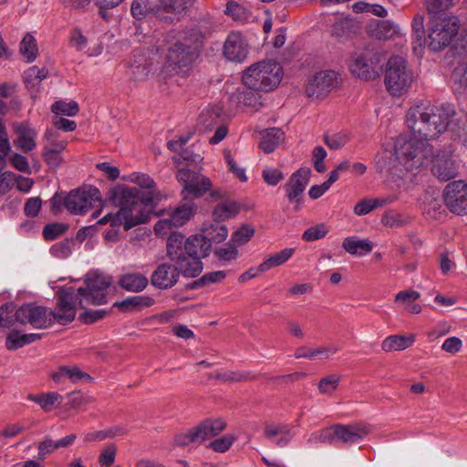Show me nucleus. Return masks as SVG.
Wrapping results in <instances>:
<instances>
[{
  "mask_svg": "<svg viewBox=\"0 0 467 467\" xmlns=\"http://www.w3.org/2000/svg\"><path fill=\"white\" fill-rule=\"evenodd\" d=\"M127 181L145 190L141 194L136 188L119 185L112 190V200L119 207L115 213H108L99 223L106 224L110 222L113 225L124 224L129 230L148 220L146 206L154 207L161 200L162 194L156 189L155 182L148 174L133 172Z\"/></svg>",
  "mask_w": 467,
  "mask_h": 467,
  "instance_id": "1",
  "label": "nucleus"
},
{
  "mask_svg": "<svg viewBox=\"0 0 467 467\" xmlns=\"http://www.w3.org/2000/svg\"><path fill=\"white\" fill-rule=\"evenodd\" d=\"M86 287L75 289L65 286L59 289V308L57 317L59 324L72 322L78 307L85 308L87 305H103L107 302L108 289L111 278L98 272H89L85 278Z\"/></svg>",
  "mask_w": 467,
  "mask_h": 467,
  "instance_id": "2",
  "label": "nucleus"
},
{
  "mask_svg": "<svg viewBox=\"0 0 467 467\" xmlns=\"http://www.w3.org/2000/svg\"><path fill=\"white\" fill-rule=\"evenodd\" d=\"M167 256L179 265L185 277H195L202 271L201 257L206 256L210 242L203 234H194L185 239L179 232L170 234L167 240Z\"/></svg>",
  "mask_w": 467,
  "mask_h": 467,
  "instance_id": "3",
  "label": "nucleus"
},
{
  "mask_svg": "<svg viewBox=\"0 0 467 467\" xmlns=\"http://www.w3.org/2000/svg\"><path fill=\"white\" fill-rule=\"evenodd\" d=\"M455 115V108L450 103L435 107L430 102H420L408 110L406 124L411 132L427 141L443 133L448 129L449 119Z\"/></svg>",
  "mask_w": 467,
  "mask_h": 467,
  "instance_id": "4",
  "label": "nucleus"
},
{
  "mask_svg": "<svg viewBox=\"0 0 467 467\" xmlns=\"http://www.w3.org/2000/svg\"><path fill=\"white\" fill-rule=\"evenodd\" d=\"M425 5L430 17L424 44L439 51L449 46L458 34L459 20L443 13L451 6V0H426Z\"/></svg>",
  "mask_w": 467,
  "mask_h": 467,
  "instance_id": "5",
  "label": "nucleus"
},
{
  "mask_svg": "<svg viewBox=\"0 0 467 467\" xmlns=\"http://www.w3.org/2000/svg\"><path fill=\"white\" fill-rule=\"evenodd\" d=\"M432 154V148L429 143L413 132L410 135L400 136L395 142L396 159L407 171L421 168Z\"/></svg>",
  "mask_w": 467,
  "mask_h": 467,
  "instance_id": "6",
  "label": "nucleus"
},
{
  "mask_svg": "<svg viewBox=\"0 0 467 467\" xmlns=\"http://www.w3.org/2000/svg\"><path fill=\"white\" fill-rule=\"evenodd\" d=\"M283 78V69L279 63L272 60L260 61L251 65L243 74V83L249 89L271 91L275 88Z\"/></svg>",
  "mask_w": 467,
  "mask_h": 467,
  "instance_id": "7",
  "label": "nucleus"
},
{
  "mask_svg": "<svg viewBox=\"0 0 467 467\" xmlns=\"http://www.w3.org/2000/svg\"><path fill=\"white\" fill-rule=\"evenodd\" d=\"M414 82L413 72L407 60L400 56L391 57L387 64L384 84L391 97L400 98L407 94Z\"/></svg>",
  "mask_w": 467,
  "mask_h": 467,
  "instance_id": "8",
  "label": "nucleus"
},
{
  "mask_svg": "<svg viewBox=\"0 0 467 467\" xmlns=\"http://www.w3.org/2000/svg\"><path fill=\"white\" fill-rule=\"evenodd\" d=\"M166 60L171 66L188 67L197 56V47L183 33H170L164 39Z\"/></svg>",
  "mask_w": 467,
  "mask_h": 467,
  "instance_id": "9",
  "label": "nucleus"
},
{
  "mask_svg": "<svg viewBox=\"0 0 467 467\" xmlns=\"http://www.w3.org/2000/svg\"><path fill=\"white\" fill-rule=\"evenodd\" d=\"M57 297H59V291L57 292ZM58 308L59 298H57V304L54 311L34 304H26L16 311V318L17 322L30 324L35 328H46L51 326L54 321L59 323L56 316Z\"/></svg>",
  "mask_w": 467,
  "mask_h": 467,
  "instance_id": "10",
  "label": "nucleus"
},
{
  "mask_svg": "<svg viewBox=\"0 0 467 467\" xmlns=\"http://www.w3.org/2000/svg\"><path fill=\"white\" fill-rule=\"evenodd\" d=\"M380 56L379 53L365 49L351 56L349 70L356 78L363 80H373L379 77V65Z\"/></svg>",
  "mask_w": 467,
  "mask_h": 467,
  "instance_id": "11",
  "label": "nucleus"
},
{
  "mask_svg": "<svg viewBox=\"0 0 467 467\" xmlns=\"http://www.w3.org/2000/svg\"><path fill=\"white\" fill-rule=\"evenodd\" d=\"M176 177L182 184V195L184 200L200 198L211 188L209 178L188 169L179 170Z\"/></svg>",
  "mask_w": 467,
  "mask_h": 467,
  "instance_id": "12",
  "label": "nucleus"
},
{
  "mask_svg": "<svg viewBox=\"0 0 467 467\" xmlns=\"http://www.w3.org/2000/svg\"><path fill=\"white\" fill-rule=\"evenodd\" d=\"M226 423L220 420H206L192 428L185 434L176 437V443L181 446L191 443H202L204 441L218 435L225 428Z\"/></svg>",
  "mask_w": 467,
  "mask_h": 467,
  "instance_id": "13",
  "label": "nucleus"
},
{
  "mask_svg": "<svg viewBox=\"0 0 467 467\" xmlns=\"http://www.w3.org/2000/svg\"><path fill=\"white\" fill-rule=\"evenodd\" d=\"M327 23L330 36L339 43L352 39L360 30L358 22L348 16L334 15Z\"/></svg>",
  "mask_w": 467,
  "mask_h": 467,
  "instance_id": "14",
  "label": "nucleus"
},
{
  "mask_svg": "<svg viewBox=\"0 0 467 467\" xmlns=\"http://www.w3.org/2000/svg\"><path fill=\"white\" fill-rule=\"evenodd\" d=\"M100 202L99 192L98 189H89L88 191L76 190L65 197V207L68 212L74 214L86 213L94 202Z\"/></svg>",
  "mask_w": 467,
  "mask_h": 467,
  "instance_id": "15",
  "label": "nucleus"
},
{
  "mask_svg": "<svg viewBox=\"0 0 467 467\" xmlns=\"http://www.w3.org/2000/svg\"><path fill=\"white\" fill-rule=\"evenodd\" d=\"M444 202L452 213L467 214V183L462 181L449 183L444 190Z\"/></svg>",
  "mask_w": 467,
  "mask_h": 467,
  "instance_id": "16",
  "label": "nucleus"
},
{
  "mask_svg": "<svg viewBox=\"0 0 467 467\" xmlns=\"http://www.w3.org/2000/svg\"><path fill=\"white\" fill-rule=\"evenodd\" d=\"M337 85V74L332 70L317 73L307 83L306 95L309 98L319 99L329 93Z\"/></svg>",
  "mask_w": 467,
  "mask_h": 467,
  "instance_id": "17",
  "label": "nucleus"
},
{
  "mask_svg": "<svg viewBox=\"0 0 467 467\" xmlns=\"http://www.w3.org/2000/svg\"><path fill=\"white\" fill-rule=\"evenodd\" d=\"M248 50V44L242 34L233 32L228 35L223 45V55L228 60L243 62L247 57Z\"/></svg>",
  "mask_w": 467,
  "mask_h": 467,
  "instance_id": "18",
  "label": "nucleus"
},
{
  "mask_svg": "<svg viewBox=\"0 0 467 467\" xmlns=\"http://www.w3.org/2000/svg\"><path fill=\"white\" fill-rule=\"evenodd\" d=\"M181 274L182 275L177 264L174 265L163 263L152 273L151 284L160 289L171 288L178 282Z\"/></svg>",
  "mask_w": 467,
  "mask_h": 467,
  "instance_id": "19",
  "label": "nucleus"
},
{
  "mask_svg": "<svg viewBox=\"0 0 467 467\" xmlns=\"http://www.w3.org/2000/svg\"><path fill=\"white\" fill-rule=\"evenodd\" d=\"M67 141L57 140L51 132L46 134V143L42 157L46 163L52 168H57L64 161L62 152L67 148Z\"/></svg>",
  "mask_w": 467,
  "mask_h": 467,
  "instance_id": "20",
  "label": "nucleus"
},
{
  "mask_svg": "<svg viewBox=\"0 0 467 467\" xmlns=\"http://www.w3.org/2000/svg\"><path fill=\"white\" fill-rule=\"evenodd\" d=\"M333 441L338 440L345 443H354L362 440L368 432L369 427L365 424L335 425L332 427Z\"/></svg>",
  "mask_w": 467,
  "mask_h": 467,
  "instance_id": "21",
  "label": "nucleus"
},
{
  "mask_svg": "<svg viewBox=\"0 0 467 467\" xmlns=\"http://www.w3.org/2000/svg\"><path fill=\"white\" fill-rule=\"evenodd\" d=\"M307 171L298 170L294 172L288 182L284 185L286 196L290 202L296 203V209L300 206V196L307 184Z\"/></svg>",
  "mask_w": 467,
  "mask_h": 467,
  "instance_id": "22",
  "label": "nucleus"
},
{
  "mask_svg": "<svg viewBox=\"0 0 467 467\" xmlns=\"http://www.w3.org/2000/svg\"><path fill=\"white\" fill-rule=\"evenodd\" d=\"M367 31L376 39H391L401 35L400 26L390 20H374L368 26Z\"/></svg>",
  "mask_w": 467,
  "mask_h": 467,
  "instance_id": "23",
  "label": "nucleus"
},
{
  "mask_svg": "<svg viewBox=\"0 0 467 467\" xmlns=\"http://www.w3.org/2000/svg\"><path fill=\"white\" fill-rule=\"evenodd\" d=\"M460 162L451 158L442 159L438 157L433 167L432 172L441 181H449L456 177Z\"/></svg>",
  "mask_w": 467,
  "mask_h": 467,
  "instance_id": "24",
  "label": "nucleus"
},
{
  "mask_svg": "<svg viewBox=\"0 0 467 467\" xmlns=\"http://www.w3.org/2000/svg\"><path fill=\"white\" fill-rule=\"evenodd\" d=\"M265 435L279 447H285L293 439L294 435L287 425L267 424Z\"/></svg>",
  "mask_w": 467,
  "mask_h": 467,
  "instance_id": "25",
  "label": "nucleus"
},
{
  "mask_svg": "<svg viewBox=\"0 0 467 467\" xmlns=\"http://www.w3.org/2000/svg\"><path fill=\"white\" fill-rule=\"evenodd\" d=\"M395 196H386L380 198H365L360 200L353 209V212L358 216H362L369 213L375 209L383 207L385 205L394 202Z\"/></svg>",
  "mask_w": 467,
  "mask_h": 467,
  "instance_id": "26",
  "label": "nucleus"
},
{
  "mask_svg": "<svg viewBox=\"0 0 467 467\" xmlns=\"http://www.w3.org/2000/svg\"><path fill=\"white\" fill-rule=\"evenodd\" d=\"M17 138L14 140V145L24 152L33 150L36 146V132L27 125L21 124L16 129Z\"/></svg>",
  "mask_w": 467,
  "mask_h": 467,
  "instance_id": "27",
  "label": "nucleus"
},
{
  "mask_svg": "<svg viewBox=\"0 0 467 467\" xmlns=\"http://www.w3.org/2000/svg\"><path fill=\"white\" fill-rule=\"evenodd\" d=\"M342 247L348 254L356 256L366 255L373 249L372 243L368 239H359L357 236L345 238L342 242Z\"/></svg>",
  "mask_w": 467,
  "mask_h": 467,
  "instance_id": "28",
  "label": "nucleus"
},
{
  "mask_svg": "<svg viewBox=\"0 0 467 467\" xmlns=\"http://www.w3.org/2000/svg\"><path fill=\"white\" fill-rule=\"evenodd\" d=\"M285 140V133L276 128L269 129L262 132L259 148L265 153L273 152Z\"/></svg>",
  "mask_w": 467,
  "mask_h": 467,
  "instance_id": "29",
  "label": "nucleus"
},
{
  "mask_svg": "<svg viewBox=\"0 0 467 467\" xmlns=\"http://www.w3.org/2000/svg\"><path fill=\"white\" fill-rule=\"evenodd\" d=\"M451 121V132L452 140L462 147H467V113L460 112Z\"/></svg>",
  "mask_w": 467,
  "mask_h": 467,
  "instance_id": "30",
  "label": "nucleus"
},
{
  "mask_svg": "<svg viewBox=\"0 0 467 467\" xmlns=\"http://www.w3.org/2000/svg\"><path fill=\"white\" fill-rule=\"evenodd\" d=\"M119 285L127 291L138 293L146 288L148 278L140 273H128L119 278Z\"/></svg>",
  "mask_w": 467,
  "mask_h": 467,
  "instance_id": "31",
  "label": "nucleus"
},
{
  "mask_svg": "<svg viewBox=\"0 0 467 467\" xmlns=\"http://www.w3.org/2000/svg\"><path fill=\"white\" fill-rule=\"evenodd\" d=\"M415 341L413 335H393L387 337L381 343V348L385 352L401 351L410 348Z\"/></svg>",
  "mask_w": 467,
  "mask_h": 467,
  "instance_id": "32",
  "label": "nucleus"
},
{
  "mask_svg": "<svg viewBox=\"0 0 467 467\" xmlns=\"http://www.w3.org/2000/svg\"><path fill=\"white\" fill-rule=\"evenodd\" d=\"M47 77V71L45 68H39L36 66L30 67L25 71V83L32 95L37 94L40 91L41 82Z\"/></svg>",
  "mask_w": 467,
  "mask_h": 467,
  "instance_id": "33",
  "label": "nucleus"
},
{
  "mask_svg": "<svg viewBox=\"0 0 467 467\" xmlns=\"http://www.w3.org/2000/svg\"><path fill=\"white\" fill-rule=\"evenodd\" d=\"M338 351V348L335 345H327L321 346L317 348H299L295 353L296 358H306L309 359H313L316 358H319L320 359L329 358L331 356L336 354Z\"/></svg>",
  "mask_w": 467,
  "mask_h": 467,
  "instance_id": "34",
  "label": "nucleus"
},
{
  "mask_svg": "<svg viewBox=\"0 0 467 467\" xmlns=\"http://www.w3.org/2000/svg\"><path fill=\"white\" fill-rule=\"evenodd\" d=\"M420 297V294L415 290H403L399 292L395 296V301L401 303L404 309L410 314H420L422 307L415 301Z\"/></svg>",
  "mask_w": 467,
  "mask_h": 467,
  "instance_id": "35",
  "label": "nucleus"
},
{
  "mask_svg": "<svg viewBox=\"0 0 467 467\" xmlns=\"http://www.w3.org/2000/svg\"><path fill=\"white\" fill-rule=\"evenodd\" d=\"M196 205L192 202H186L175 208L170 214L171 223L175 227L184 225L194 214Z\"/></svg>",
  "mask_w": 467,
  "mask_h": 467,
  "instance_id": "36",
  "label": "nucleus"
},
{
  "mask_svg": "<svg viewBox=\"0 0 467 467\" xmlns=\"http://www.w3.org/2000/svg\"><path fill=\"white\" fill-rule=\"evenodd\" d=\"M295 254V248H285L280 252H277L258 265V270L261 272H267L274 267L286 263Z\"/></svg>",
  "mask_w": 467,
  "mask_h": 467,
  "instance_id": "37",
  "label": "nucleus"
},
{
  "mask_svg": "<svg viewBox=\"0 0 467 467\" xmlns=\"http://www.w3.org/2000/svg\"><path fill=\"white\" fill-rule=\"evenodd\" d=\"M154 300L151 297L136 296L123 301L116 302L113 306L123 310H140L152 306Z\"/></svg>",
  "mask_w": 467,
  "mask_h": 467,
  "instance_id": "38",
  "label": "nucleus"
},
{
  "mask_svg": "<svg viewBox=\"0 0 467 467\" xmlns=\"http://www.w3.org/2000/svg\"><path fill=\"white\" fill-rule=\"evenodd\" d=\"M202 234L206 240H209L210 246L212 247L213 243H221L228 236L227 228L221 224L219 222L204 225L202 228Z\"/></svg>",
  "mask_w": 467,
  "mask_h": 467,
  "instance_id": "39",
  "label": "nucleus"
},
{
  "mask_svg": "<svg viewBox=\"0 0 467 467\" xmlns=\"http://www.w3.org/2000/svg\"><path fill=\"white\" fill-rule=\"evenodd\" d=\"M238 212L239 206L235 202L224 201L214 207L213 216L216 221H224L234 217Z\"/></svg>",
  "mask_w": 467,
  "mask_h": 467,
  "instance_id": "40",
  "label": "nucleus"
},
{
  "mask_svg": "<svg viewBox=\"0 0 467 467\" xmlns=\"http://www.w3.org/2000/svg\"><path fill=\"white\" fill-rule=\"evenodd\" d=\"M380 222L387 227L399 228L406 225L409 218L397 211L388 210L382 213Z\"/></svg>",
  "mask_w": 467,
  "mask_h": 467,
  "instance_id": "41",
  "label": "nucleus"
},
{
  "mask_svg": "<svg viewBox=\"0 0 467 467\" xmlns=\"http://www.w3.org/2000/svg\"><path fill=\"white\" fill-rule=\"evenodd\" d=\"M220 122L217 110L207 109L202 111L198 119V127L203 130H212Z\"/></svg>",
  "mask_w": 467,
  "mask_h": 467,
  "instance_id": "42",
  "label": "nucleus"
},
{
  "mask_svg": "<svg viewBox=\"0 0 467 467\" xmlns=\"http://www.w3.org/2000/svg\"><path fill=\"white\" fill-rule=\"evenodd\" d=\"M78 104L76 101L67 102L58 100L56 101L51 107V111L55 116L64 115L67 117H73L78 114Z\"/></svg>",
  "mask_w": 467,
  "mask_h": 467,
  "instance_id": "43",
  "label": "nucleus"
},
{
  "mask_svg": "<svg viewBox=\"0 0 467 467\" xmlns=\"http://www.w3.org/2000/svg\"><path fill=\"white\" fill-rule=\"evenodd\" d=\"M185 9V4L183 0H161V9L158 11V16L161 18H169L171 20L173 19L171 16H163L161 12L163 11L167 14H171L174 16L182 14Z\"/></svg>",
  "mask_w": 467,
  "mask_h": 467,
  "instance_id": "44",
  "label": "nucleus"
},
{
  "mask_svg": "<svg viewBox=\"0 0 467 467\" xmlns=\"http://www.w3.org/2000/svg\"><path fill=\"white\" fill-rule=\"evenodd\" d=\"M349 140V133L345 130L327 134L324 136V141L331 150H338L344 147Z\"/></svg>",
  "mask_w": 467,
  "mask_h": 467,
  "instance_id": "45",
  "label": "nucleus"
},
{
  "mask_svg": "<svg viewBox=\"0 0 467 467\" xmlns=\"http://www.w3.org/2000/svg\"><path fill=\"white\" fill-rule=\"evenodd\" d=\"M20 52L28 62L36 58L37 47L36 39L31 35H26L20 43Z\"/></svg>",
  "mask_w": 467,
  "mask_h": 467,
  "instance_id": "46",
  "label": "nucleus"
},
{
  "mask_svg": "<svg viewBox=\"0 0 467 467\" xmlns=\"http://www.w3.org/2000/svg\"><path fill=\"white\" fill-rule=\"evenodd\" d=\"M226 14L242 23L248 21L251 16L250 11L247 8L234 1L227 4Z\"/></svg>",
  "mask_w": 467,
  "mask_h": 467,
  "instance_id": "47",
  "label": "nucleus"
},
{
  "mask_svg": "<svg viewBox=\"0 0 467 467\" xmlns=\"http://www.w3.org/2000/svg\"><path fill=\"white\" fill-rule=\"evenodd\" d=\"M255 90H238L236 92V98L239 103L243 104L244 107H249L254 109H257L261 105L260 96L258 93L254 92Z\"/></svg>",
  "mask_w": 467,
  "mask_h": 467,
  "instance_id": "48",
  "label": "nucleus"
},
{
  "mask_svg": "<svg viewBox=\"0 0 467 467\" xmlns=\"http://www.w3.org/2000/svg\"><path fill=\"white\" fill-rule=\"evenodd\" d=\"M411 27L414 36V43L418 44L420 47L425 43V28H424V17L420 14L414 16Z\"/></svg>",
  "mask_w": 467,
  "mask_h": 467,
  "instance_id": "49",
  "label": "nucleus"
},
{
  "mask_svg": "<svg viewBox=\"0 0 467 467\" xmlns=\"http://www.w3.org/2000/svg\"><path fill=\"white\" fill-rule=\"evenodd\" d=\"M341 377L337 374H330L322 378L318 383V390L321 394L332 395L337 389Z\"/></svg>",
  "mask_w": 467,
  "mask_h": 467,
  "instance_id": "50",
  "label": "nucleus"
},
{
  "mask_svg": "<svg viewBox=\"0 0 467 467\" xmlns=\"http://www.w3.org/2000/svg\"><path fill=\"white\" fill-rule=\"evenodd\" d=\"M74 245V240L67 239L52 245L50 248V253L57 258L65 259L72 254Z\"/></svg>",
  "mask_w": 467,
  "mask_h": 467,
  "instance_id": "51",
  "label": "nucleus"
},
{
  "mask_svg": "<svg viewBox=\"0 0 467 467\" xmlns=\"http://www.w3.org/2000/svg\"><path fill=\"white\" fill-rule=\"evenodd\" d=\"M16 306L13 303L5 304L0 307V326L10 327L14 325L16 318Z\"/></svg>",
  "mask_w": 467,
  "mask_h": 467,
  "instance_id": "52",
  "label": "nucleus"
},
{
  "mask_svg": "<svg viewBox=\"0 0 467 467\" xmlns=\"http://www.w3.org/2000/svg\"><path fill=\"white\" fill-rule=\"evenodd\" d=\"M62 400V396L57 392L41 393L39 406L44 411L49 412L57 404H60Z\"/></svg>",
  "mask_w": 467,
  "mask_h": 467,
  "instance_id": "53",
  "label": "nucleus"
},
{
  "mask_svg": "<svg viewBox=\"0 0 467 467\" xmlns=\"http://www.w3.org/2000/svg\"><path fill=\"white\" fill-rule=\"evenodd\" d=\"M327 233L328 228L325 224L319 223L306 230L302 238L306 242H313L325 237Z\"/></svg>",
  "mask_w": 467,
  "mask_h": 467,
  "instance_id": "54",
  "label": "nucleus"
},
{
  "mask_svg": "<svg viewBox=\"0 0 467 467\" xmlns=\"http://www.w3.org/2000/svg\"><path fill=\"white\" fill-rule=\"evenodd\" d=\"M318 442L334 443L332 428L315 431L307 439V443L309 445H314Z\"/></svg>",
  "mask_w": 467,
  "mask_h": 467,
  "instance_id": "55",
  "label": "nucleus"
},
{
  "mask_svg": "<svg viewBox=\"0 0 467 467\" xmlns=\"http://www.w3.org/2000/svg\"><path fill=\"white\" fill-rule=\"evenodd\" d=\"M224 159L227 162V165L229 166L230 171L241 181V182H246L247 177L245 174V170L242 167H239L237 163L235 162L234 157L231 154V151L228 150H225L223 151Z\"/></svg>",
  "mask_w": 467,
  "mask_h": 467,
  "instance_id": "56",
  "label": "nucleus"
},
{
  "mask_svg": "<svg viewBox=\"0 0 467 467\" xmlns=\"http://www.w3.org/2000/svg\"><path fill=\"white\" fill-rule=\"evenodd\" d=\"M451 78L459 88L467 87V61L455 67Z\"/></svg>",
  "mask_w": 467,
  "mask_h": 467,
  "instance_id": "57",
  "label": "nucleus"
},
{
  "mask_svg": "<svg viewBox=\"0 0 467 467\" xmlns=\"http://www.w3.org/2000/svg\"><path fill=\"white\" fill-rule=\"evenodd\" d=\"M215 379L222 381H243L249 380L253 378L250 376L248 372H239V371H226L224 373H217L215 375Z\"/></svg>",
  "mask_w": 467,
  "mask_h": 467,
  "instance_id": "58",
  "label": "nucleus"
},
{
  "mask_svg": "<svg viewBox=\"0 0 467 467\" xmlns=\"http://www.w3.org/2000/svg\"><path fill=\"white\" fill-rule=\"evenodd\" d=\"M9 162L17 171L24 173H31L30 165L25 156L19 153H13L9 157Z\"/></svg>",
  "mask_w": 467,
  "mask_h": 467,
  "instance_id": "59",
  "label": "nucleus"
},
{
  "mask_svg": "<svg viewBox=\"0 0 467 467\" xmlns=\"http://www.w3.org/2000/svg\"><path fill=\"white\" fill-rule=\"evenodd\" d=\"M254 234V228L244 225L235 231L232 236V241L237 244H243L248 242Z\"/></svg>",
  "mask_w": 467,
  "mask_h": 467,
  "instance_id": "60",
  "label": "nucleus"
},
{
  "mask_svg": "<svg viewBox=\"0 0 467 467\" xmlns=\"http://www.w3.org/2000/svg\"><path fill=\"white\" fill-rule=\"evenodd\" d=\"M67 227L63 223H52L45 226L43 236L47 241H52L62 234Z\"/></svg>",
  "mask_w": 467,
  "mask_h": 467,
  "instance_id": "61",
  "label": "nucleus"
},
{
  "mask_svg": "<svg viewBox=\"0 0 467 467\" xmlns=\"http://www.w3.org/2000/svg\"><path fill=\"white\" fill-rule=\"evenodd\" d=\"M16 173L12 171H5L0 174V195L6 194L16 182Z\"/></svg>",
  "mask_w": 467,
  "mask_h": 467,
  "instance_id": "62",
  "label": "nucleus"
},
{
  "mask_svg": "<svg viewBox=\"0 0 467 467\" xmlns=\"http://www.w3.org/2000/svg\"><path fill=\"white\" fill-rule=\"evenodd\" d=\"M264 181L268 184L275 186L284 179V174L281 171L273 168L265 169L262 172Z\"/></svg>",
  "mask_w": 467,
  "mask_h": 467,
  "instance_id": "63",
  "label": "nucleus"
},
{
  "mask_svg": "<svg viewBox=\"0 0 467 467\" xmlns=\"http://www.w3.org/2000/svg\"><path fill=\"white\" fill-rule=\"evenodd\" d=\"M26 345L24 335L18 332H11L5 340V347L9 350H16Z\"/></svg>",
  "mask_w": 467,
  "mask_h": 467,
  "instance_id": "64",
  "label": "nucleus"
}]
</instances>
